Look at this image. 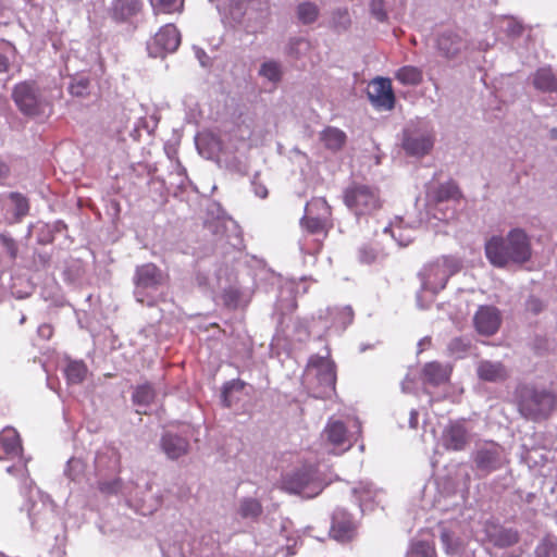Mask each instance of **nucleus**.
<instances>
[{
  "label": "nucleus",
  "instance_id": "obj_21",
  "mask_svg": "<svg viewBox=\"0 0 557 557\" xmlns=\"http://www.w3.org/2000/svg\"><path fill=\"white\" fill-rule=\"evenodd\" d=\"M422 377L424 382L438 386L448 380L449 372L442 363L431 361L424 364L422 369Z\"/></svg>",
  "mask_w": 557,
  "mask_h": 557
},
{
  "label": "nucleus",
  "instance_id": "obj_23",
  "mask_svg": "<svg viewBox=\"0 0 557 557\" xmlns=\"http://www.w3.org/2000/svg\"><path fill=\"white\" fill-rule=\"evenodd\" d=\"M462 198V193L454 181H448L446 183L441 184L432 193V199L436 203L445 202V201H459Z\"/></svg>",
  "mask_w": 557,
  "mask_h": 557
},
{
  "label": "nucleus",
  "instance_id": "obj_10",
  "mask_svg": "<svg viewBox=\"0 0 557 557\" xmlns=\"http://www.w3.org/2000/svg\"><path fill=\"white\" fill-rule=\"evenodd\" d=\"M368 96L379 109L392 110L395 106V94L389 78H374L369 85Z\"/></svg>",
  "mask_w": 557,
  "mask_h": 557
},
{
  "label": "nucleus",
  "instance_id": "obj_45",
  "mask_svg": "<svg viewBox=\"0 0 557 557\" xmlns=\"http://www.w3.org/2000/svg\"><path fill=\"white\" fill-rule=\"evenodd\" d=\"M10 175L9 164L0 158V184L3 183Z\"/></svg>",
  "mask_w": 557,
  "mask_h": 557
},
{
  "label": "nucleus",
  "instance_id": "obj_9",
  "mask_svg": "<svg viewBox=\"0 0 557 557\" xmlns=\"http://www.w3.org/2000/svg\"><path fill=\"white\" fill-rule=\"evenodd\" d=\"M504 448L494 442L480 447L474 454V462L479 470L491 473L503 467Z\"/></svg>",
  "mask_w": 557,
  "mask_h": 557
},
{
  "label": "nucleus",
  "instance_id": "obj_30",
  "mask_svg": "<svg viewBox=\"0 0 557 557\" xmlns=\"http://www.w3.org/2000/svg\"><path fill=\"white\" fill-rule=\"evenodd\" d=\"M87 368L83 361H72L65 368V375L70 383L78 384L85 380Z\"/></svg>",
  "mask_w": 557,
  "mask_h": 557
},
{
  "label": "nucleus",
  "instance_id": "obj_37",
  "mask_svg": "<svg viewBox=\"0 0 557 557\" xmlns=\"http://www.w3.org/2000/svg\"><path fill=\"white\" fill-rule=\"evenodd\" d=\"M259 74L270 82H278L282 77L281 66L275 61L264 62L260 67Z\"/></svg>",
  "mask_w": 557,
  "mask_h": 557
},
{
  "label": "nucleus",
  "instance_id": "obj_47",
  "mask_svg": "<svg viewBox=\"0 0 557 557\" xmlns=\"http://www.w3.org/2000/svg\"><path fill=\"white\" fill-rule=\"evenodd\" d=\"M255 191L260 198H265L268 196V189L262 185L257 186Z\"/></svg>",
  "mask_w": 557,
  "mask_h": 557
},
{
  "label": "nucleus",
  "instance_id": "obj_14",
  "mask_svg": "<svg viewBox=\"0 0 557 557\" xmlns=\"http://www.w3.org/2000/svg\"><path fill=\"white\" fill-rule=\"evenodd\" d=\"M458 265L454 261L445 258L443 262H435L426 270L428 283L432 285L435 292L446 287L448 278L458 271Z\"/></svg>",
  "mask_w": 557,
  "mask_h": 557
},
{
  "label": "nucleus",
  "instance_id": "obj_34",
  "mask_svg": "<svg viewBox=\"0 0 557 557\" xmlns=\"http://www.w3.org/2000/svg\"><path fill=\"white\" fill-rule=\"evenodd\" d=\"M239 513L243 518H257L262 513V506L257 499L246 498L240 504Z\"/></svg>",
  "mask_w": 557,
  "mask_h": 557
},
{
  "label": "nucleus",
  "instance_id": "obj_7",
  "mask_svg": "<svg viewBox=\"0 0 557 557\" xmlns=\"http://www.w3.org/2000/svg\"><path fill=\"white\" fill-rule=\"evenodd\" d=\"M435 141L431 129L421 127H408L403 133L401 147L407 154L423 157L432 150Z\"/></svg>",
  "mask_w": 557,
  "mask_h": 557
},
{
  "label": "nucleus",
  "instance_id": "obj_24",
  "mask_svg": "<svg viewBox=\"0 0 557 557\" xmlns=\"http://www.w3.org/2000/svg\"><path fill=\"white\" fill-rule=\"evenodd\" d=\"M533 85L543 92L557 91V77L549 67L539 69L533 77Z\"/></svg>",
  "mask_w": 557,
  "mask_h": 557
},
{
  "label": "nucleus",
  "instance_id": "obj_18",
  "mask_svg": "<svg viewBox=\"0 0 557 557\" xmlns=\"http://www.w3.org/2000/svg\"><path fill=\"white\" fill-rule=\"evenodd\" d=\"M323 433L333 447H344L347 444L345 449H348L351 446L348 443L347 429L342 421H329Z\"/></svg>",
  "mask_w": 557,
  "mask_h": 557
},
{
  "label": "nucleus",
  "instance_id": "obj_15",
  "mask_svg": "<svg viewBox=\"0 0 557 557\" xmlns=\"http://www.w3.org/2000/svg\"><path fill=\"white\" fill-rule=\"evenodd\" d=\"M468 443V431L462 423L453 422L444 429L442 444L445 449L460 451L466 448Z\"/></svg>",
  "mask_w": 557,
  "mask_h": 557
},
{
  "label": "nucleus",
  "instance_id": "obj_46",
  "mask_svg": "<svg viewBox=\"0 0 557 557\" xmlns=\"http://www.w3.org/2000/svg\"><path fill=\"white\" fill-rule=\"evenodd\" d=\"M9 67V59L4 54L0 53V74L8 72Z\"/></svg>",
  "mask_w": 557,
  "mask_h": 557
},
{
  "label": "nucleus",
  "instance_id": "obj_36",
  "mask_svg": "<svg viewBox=\"0 0 557 557\" xmlns=\"http://www.w3.org/2000/svg\"><path fill=\"white\" fill-rule=\"evenodd\" d=\"M410 555L411 557H436L435 546L426 541H418L412 544Z\"/></svg>",
  "mask_w": 557,
  "mask_h": 557
},
{
  "label": "nucleus",
  "instance_id": "obj_40",
  "mask_svg": "<svg viewBox=\"0 0 557 557\" xmlns=\"http://www.w3.org/2000/svg\"><path fill=\"white\" fill-rule=\"evenodd\" d=\"M0 245L11 259L16 258L18 251L17 244L10 235L0 234Z\"/></svg>",
  "mask_w": 557,
  "mask_h": 557
},
{
  "label": "nucleus",
  "instance_id": "obj_44",
  "mask_svg": "<svg viewBox=\"0 0 557 557\" xmlns=\"http://www.w3.org/2000/svg\"><path fill=\"white\" fill-rule=\"evenodd\" d=\"M38 335L44 339H50L53 335V327L48 323H44L38 327Z\"/></svg>",
  "mask_w": 557,
  "mask_h": 557
},
{
  "label": "nucleus",
  "instance_id": "obj_25",
  "mask_svg": "<svg viewBox=\"0 0 557 557\" xmlns=\"http://www.w3.org/2000/svg\"><path fill=\"white\" fill-rule=\"evenodd\" d=\"M460 37L453 33L442 34L437 39V47L446 58L455 57L461 49Z\"/></svg>",
  "mask_w": 557,
  "mask_h": 557
},
{
  "label": "nucleus",
  "instance_id": "obj_19",
  "mask_svg": "<svg viewBox=\"0 0 557 557\" xmlns=\"http://www.w3.org/2000/svg\"><path fill=\"white\" fill-rule=\"evenodd\" d=\"M320 140L327 150L337 152L346 145L347 135L344 131L337 127L326 126L320 133Z\"/></svg>",
  "mask_w": 557,
  "mask_h": 557
},
{
  "label": "nucleus",
  "instance_id": "obj_43",
  "mask_svg": "<svg viewBox=\"0 0 557 557\" xmlns=\"http://www.w3.org/2000/svg\"><path fill=\"white\" fill-rule=\"evenodd\" d=\"M525 308L528 311L534 313V314H537L542 311L543 309V304L542 301L536 298V297H530L525 304Z\"/></svg>",
  "mask_w": 557,
  "mask_h": 557
},
{
  "label": "nucleus",
  "instance_id": "obj_39",
  "mask_svg": "<svg viewBox=\"0 0 557 557\" xmlns=\"http://www.w3.org/2000/svg\"><path fill=\"white\" fill-rule=\"evenodd\" d=\"M122 487V480L120 478H115L110 481H99L98 488L102 494L113 495L117 494Z\"/></svg>",
  "mask_w": 557,
  "mask_h": 557
},
{
  "label": "nucleus",
  "instance_id": "obj_50",
  "mask_svg": "<svg viewBox=\"0 0 557 557\" xmlns=\"http://www.w3.org/2000/svg\"><path fill=\"white\" fill-rule=\"evenodd\" d=\"M12 469H13L12 467H9V468H8V472H10V473H11V472H12Z\"/></svg>",
  "mask_w": 557,
  "mask_h": 557
},
{
  "label": "nucleus",
  "instance_id": "obj_17",
  "mask_svg": "<svg viewBox=\"0 0 557 557\" xmlns=\"http://www.w3.org/2000/svg\"><path fill=\"white\" fill-rule=\"evenodd\" d=\"M476 373L480 380L486 382H500L505 381L508 376L503 363L488 360H483L479 363Z\"/></svg>",
  "mask_w": 557,
  "mask_h": 557
},
{
  "label": "nucleus",
  "instance_id": "obj_29",
  "mask_svg": "<svg viewBox=\"0 0 557 557\" xmlns=\"http://www.w3.org/2000/svg\"><path fill=\"white\" fill-rule=\"evenodd\" d=\"M151 5L156 14H172L182 11L184 0H151Z\"/></svg>",
  "mask_w": 557,
  "mask_h": 557
},
{
  "label": "nucleus",
  "instance_id": "obj_26",
  "mask_svg": "<svg viewBox=\"0 0 557 557\" xmlns=\"http://www.w3.org/2000/svg\"><path fill=\"white\" fill-rule=\"evenodd\" d=\"M395 78L401 85L417 86L422 83L423 72L417 66L405 65L396 71Z\"/></svg>",
  "mask_w": 557,
  "mask_h": 557
},
{
  "label": "nucleus",
  "instance_id": "obj_31",
  "mask_svg": "<svg viewBox=\"0 0 557 557\" xmlns=\"http://www.w3.org/2000/svg\"><path fill=\"white\" fill-rule=\"evenodd\" d=\"M9 199L14 206V216L16 218V220L20 221L28 214L29 201L24 195L17 191H13L10 193Z\"/></svg>",
  "mask_w": 557,
  "mask_h": 557
},
{
  "label": "nucleus",
  "instance_id": "obj_27",
  "mask_svg": "<svg viewBox=\"0 0 557 557\" xmlns=\"http://www.w3.org/2000/svg\"><path fill=\"white\" fill-rule=\"evenodd\" d=\"M140 0H115L113 10L122 20H127L136 15L141 10Z\"/></svg>",
  "mask_w": 557,
  "mask_h": 557
},
{
  "label": "nucleus",
  "instance_id": "obj_33",
  "mask_svg": "<svg viewBox=\"0 0 557 557\" xmlns=\"http://www.w3.org/2000/svg\"><path fill=\"white\" fill-rule=\"evenodd\" d=\"M154 399V389L150 384H143L136 387L133 394V401L136 405H149Z\"/></svg>",
  "mask_w": 557,
  "mask_h": 557
},
{
  "label": "nucleus",
  "instance_id": "obj_13",
  "mask_svg": "<svg viewBox=\"0 0 557 557\" xmlns=\"http://www.w3.org/2000/svg\"><path fill=\"white\" fill-rule=\"evenodd\" d=\"M330 535L337 542L348 543L356 536V524L349 513L336 510L333 515Z\"/></svg>",
  "mask_w": 557,
  "mask_h": 557
},
{
  "label": "nucleus",
  "instance_id": "obj_38",
  "mask_svg": "<svg viewBox=\"0 0 557 557\" xmlns=\"http://www.w3.org/2000/svg\"><path fill=\"white\" fill-rule=\"evenodd\" d=\"M380 256V250L373 245H364L359 249V261L364 264H372Z\"/></svg>",
  "mask_w": 557,
  "mask_h": 557
},
{
  "label": "nucleus",
  "instance_id": "obj_42",
  "mask_svg": "<svg viewBox=\"0 0 557 557\" xmlns=\"http://www.w3.org/2000/svg\"><path fill=\"white\" fill-rule=\"evenodd\" d=\"M370 10L377 21L383 22L386 20L387 14L384 10V0H372L370 3Z\"/></svg>",
  "mask_w": 557,
  "mask_h": 557
},
{
  "label": "nucleus",
  "instance_id": "obj_12",
  "mask_svg": "<svg viewBox=\"0 0 557 557\" xmlns=\"http://www.w3.org/2000/svg\"><path fill=\"white\" fill-rule=\"evenodd\" d=\"M502 323L499 310L494 306H480L473 317V324L481 335L495 334Z\"/></svg>",
  "mask_w": 557,
  "mask_h": 557
},
{
  "label": "nucleus",
  "instance_id": "obj_16",
  "mask_svg": "<svg viewBox=\"0 0 557 557\" xmlns=\"http://www.w3.org/2000/svg\"><path fill=\"white\" fill-rule=\"evenodd\" d=\"M22 443L18 433L13 428H4L0 432V460L20 456Z\"/></svg>",
  "mask_w": 557,
  "mask_h": 557
},
{
  "label": "nucleus",
  "instance_id": "obj_8",
  "mask_svg": "<svg viewBox=\"0 0 557 557\" xmlns=\"http://www.w3.org/2000/svg\"><path fill=\"white\" fill-rule=\"evenodd\" d=\"M180 45L178 29L173 24H166L148 41L147 50L152 58H163L166 53L176 51Z\"/></svg>",
  "mask_w": 557,
  "mask_h": 557
},
{
  "label": "nucleus",
  "instance_id": "obj_1",
  "mask_svg": "<svg viewBox=\"0 0 557 557\" xmlns=\"http://www.w3.org/2000/svg\"><path fill=\"white\" fill-rule=\"evenodd\" d=\"M488 261L498 268L510 262L523 263L531 257V246L524 231L515 228L506 238L494 236L485 244Z\"/></svg>",
  "mask_w": 557,
  "mask_h": 557
},
{
  "label": "nucleus",
  "instance_id": "obj_20",
  "mask_svg": "<svg viewBox=\"0 0 557 557\" xmlns=\"http://www.w3.org/2000/svg\"><path fill=\"white\" fill-rule=\"evenodd\" d=\"M161 445L163 451L171 459L180 458L185 455L188 449V442L185 438L170 433L163 435Z\"/></svg>",
  "mask_w": 557,
  "mask_h": 557
},
{
  "label": "nucleus",
  "instance_id": "obj_28",
  "mask_svg": "<svg viewBox=\"0 0 557 557\" xmlns=\"http://www.w3.org/2000/svg\"><path fill=\"white\" fill-rule=\"evenodd\" d=\"M318 381L324 386V391L317 395L319 398L330 397L335 392L336 374L331 366H326L318 374Z\"/></svg>",
  "mask_w": 557,
  "mask_h": 557
},
{
  "label": "nucleus",
  "instance_id": "obj_11",
  "mask_svg": "<svg viewBox=\"0 0 557 557\" xmlns=\"http://www.w3.org/2000/svg\"><path fill=\"white\" fill-rule=\"evenodd\" d=\"M165 275L154 263H145L136 268L134 283L138 290L157 289L165 284Z\"/></svg>",
  "mask_w": 557,
  "mask_h": 557
},
{
  "label": "nucleus",
  "instance_id": "obj_48",
  "mask_svg": "<svg viewBox=\"0 0 557 557\" xmlns=\"http://www.w3.org/2000/svg\"><path fill=\"white\" fill-rule=\"evenodd\" d=\"M441 540L443 542V544H445L446 546L449 545V542H450V532L448 530H444L442 533H441Z\"/></svg>",
  "mask_w": 557,
  "mask_h": 557
},
{
  "label": "nucleus",
  "instance_id": "obj_4",
  "mask_svg": "<svg viewBox=\"0 0 557 557\" xmlns=\"http://www.w3.org/2000/svg\"><path fill=\"white\" fill-rule=\"evenodd\" d=\"M301 227L310 234L322 233L327 236L333 227L332 208L325 198L313 197L307 202L305 215L300 220Z\"/></svg>",
  "mask_w": 557,
  "mask_h": 557
},
{
  "label": "nucleus",
  "instance_id": "obj_49",
  "mask_svg": "<svg viewBox=\"0 0 557 557\" xmlns=\"http://www.w3.org/2000/svg\"><path fill=\"white\" fill-rule=\"evenodd\" d=\"M297 44H299V45H306V46L308 45V44H307L306 41H304V40H298V41H297Z\"/></svg>",
  "mask_w": 557,
  "mask_h": 557
},
{
  "label": "nucleus",
  "instance_id": "obj_5",
  "mask_svg": "<svg viewBox=\"0 0 557 557\" xmlns=\"http://www.w3.org/2000/svg\"><path fill=\"white\" fill-rule=\"evenodd\" d=\"M282 488L288 493L313 497L322 491V483L318 476V469L313 466H304L282 480Z\"/></svg>",
  "mask_w": 557,
  "mask_h": 557
},
{
  "label": "nucleus",
  "instance_id": "obj_3",
  "mask_svg": "<svg viewBox=\"0 0 557 557\" xmlns=\"http://www.w3.org/2000/svg\"><path fill=\"white\" fill-rule=\"evenodd\" d=\"M344 203L357 215L370 214L381 207L379 189L352 183L344 191Z\"/></svg>",
  "mask_w": 557,
  "mask_h": 557
},
{
  "label": "nucleus",
  "instance_id": "obj_2",
  "mask_svg": "<svg viewBox=\"0 0 557 557\" xmlns=\"http://www.w3.org/2000/svg\"><path fill=\"white\" fill-rule=\"evenodd\" d=\"M519 412L528 420L547 419L557 406L556 395L547 389L522 385L517 389Z\"/></svg>",
  "mask_w": 557,
  "mask_h": 557
},
{
  "label": "nucleus",
  "instance_id": "obj_6",
  "mask_svg": "<svg viewBox=\"0 0 557 557\" xmlns=\"http://www.w3.org/2000/svg\"><path fill=\"white\" fill-rule=\"evenodd\" d=\"M12 98L18 110L28 116L44 113L47 106L36 82L25 81L14 86Z\"/></svg>",
  "mask_w": 557,
  "mask_h": 557
},
{
  "label": "nucleus",
  "instance_id": "obj_41",
  "mask_svg": "<svg viewBox=\"0 0 557 557\" xmlns=\"http://www.w3.org/2000/svg\"><path fill=\"white\" fill-rule=\"evenodd\" d=\"M222 299L226 307L235 309L237 308L240 299V292L236 288L230 287L224 290Z\"/></svg>",
  "mask_w": 557,
  "mask_h": 557
},
{
  "label": "nucleus",
  "instance_id": "obj_32",
  "mask_svg": "<svg viewBox=\"0 0 557 557\" xmlns=\"http://www.w3.org/2000/svg\"><path fill=\"white\" fill-rule=\"evenodd\" d=\"M297 15L299 21L304 24H311L317 20L319 9L314 3L304 2L298 5Z\"/></svg>",
  "mask_w": 557,
  "mask_h": 557
},
{
  "label": "nucleus",
  "instance_id": "obj_22",
  "mask_svg": "<svg viewBox=\"0 0 557 557\" xmlns=\"http://www.w3.org/2000/svg\"><path fill=\"white\" fill-rule=\"evenodd\" d=\"M96 469L98 472H102L108 469L112 473H119L121 471V455L115 449H108L103 453H99L96 457Z\"/></svg>",
  "mask_w": 557,
  "mask_h": 557
},
{
  "label": "nucleus",
  "instance_id": "obj_35",
  "mask_svg": "<svg viewBox=\"0 0 557 557\" xmlns=\"http://www.w3.org/2000/svg\"><path fill=\"white\" fill-rule=\"evenodd\" d=\"M519 541V534L512 529H500L495 535V544L500 547L511 546Z\"/></svg>",
  "mask_w": 557,
  "mask_h": 557
}]
</instances>
